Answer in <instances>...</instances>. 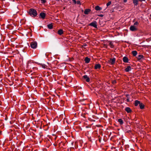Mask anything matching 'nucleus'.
<instances>
[{
	"label": "nucleus",
	"instance_id": "1",
	"mask_svg": "<svg viewBox=\"0 0 151 151\" xmlns=\"http://www.w3.org/2000/svg\"><path fill=\"white\" fill-rule=\"evenodd\" d=\"M29 14L32 17H35L37 15L36 11L33 9H31L29 10Z\"/></svg>",
	"mask_w": 151,
	"mask_h": 151
},
{
	"label": "nucleus",
	"instance_id": "2",
	"mask_svg": "<svg viewBox=\"0 0 151 151\" xmlns=\"http://www.w3.org/2000/svg\"><path fill=\"white\" fill-rule=\"evenodd\" d=\"M30 46L33 49H35L37 47V43L35 41L32 42L30 43Z\"/></svg>",
	"mask_w": 151,
	"mask_h": 151
},
{
	"label": "nucleus",
	"instance_id": "3",
	"mask_svg": "<svg viewBox=\"0 0 151 151\" xmlns=\"http://www.w3.org/2000/svg\"><path fill=\"white\" fill-rule=\"evenodd\" d=\"M33 63L31 61H28V62L27 65V67L28 68L31 69L32 68H34V67H33L32 65Z\"/></svg>",
	"mask_w": 151,
	"mask_h": 151
},
{
	"label": "nucleus",
	"instance_id": "4",
	"mask_svg": "<svg viewBox=\"0 0 151 151\" xmlns=\"http://www.w3.org/2000/svg\"><path fill=\"white\" fill-rule=\"evenodd\" d=\"M130 30L132 31H135L137 30V28L135 26H131L129 28Z\"/></svg>",
	"mask_w": 151,
	"mask_h": 151
},
{
	"label": "nucleus",
	"instance_id": "5",
	"mask_svg": "<svg viewBox=\"0 0 151 151\" xmlns=\"http://www.w3.org/2000/svg\"><path fill=\"white\" fill-rule=\"evenodd\" d=\"M89 25L93 26L95 28H97V23L96 21L92 22L89 24Z\"/></svg>",
	"mask_w": 151,
	"mask_h": 151
},
{
	"label": "nucleus",
	"instance_id": "6",
	"mask_svg": "<svg viewBox=\"0 0 151 151\" xmlns=\"http://www.w3.org/2000/svg\"><path fill=\"white\" fill-rule=\"evenodd\" d=\"M115 58H111L109 60V63L111 65H113L115 62Z\"/></svg>",
	"mask_w": 151,
	"mask_h": 151
},
{
	"label": "nucleus",
	"instance_id": "7",
	"mask_svg": "<svg viewBox=\"0 0 151 151\" xmlns=\"http://www.w3.org/2000/svg\"><path fill=\"white\" fill-rule=\"evenodd\" d=\"M83 78L85 79L86 81L87 82H89L90 81V78L88 77L87 75H85L83 76Z\"/></svg>",
	"mask_w": 151,
	"mask_h": 151
},
{
	"label": "nucleus",
	"instance_id": "8",
	"mask_svg": "<svg viewBox=\"0 0 151 151\" xmlns=\"http://www.w3.org/2000/svg\"><path fill=\"white\" fill-rule=\"evenodd\" d=\"M91 10L89 9H86L85 10L84 13L85 14H88L91 12Z\"/></svg>",
	"mask_w": 151,
	"mask_h": 151
},
{
	"label": "nucleus",
	"instance_id": "9",
	"mask_svg": "<svg viewBox=\"0 0 151 151\" xmlns=\"http://www.w3.org/2000/svg\"><path fill=\"white\" fill-rule=\"evenodd\" d=\"M101 67V65L100 64H96L94 66V68L95 69H100Z\"/></svg>",
	"mask_w": 151,
	"mask_h": 151
},
{
	"label": "nucleus",
	"instance_id": "10",
	"mask_svg": "<svg viewBox=\"0 0 151 151\" xmlns=\"http://www.w3.org/2000/svg\"><path fill=\"white\" fill-rule=\"evenodd\" d=\"M131 70V67L130 66H128L125 69V71L127 72L130 71Z\"/></svg>",
	"mask_w": 151,
	"mask_h": 151
},
{
	"label": "nucleus",
	"instance_id": "11",
	"mask_svg": "<svg viewBox=\"0 0 151 151\" xmlns=\"http://www.w3.org/2000/svg\"><path fill=\"white\" fill-rule=\"evenodd\" d=\"M125 110L128 113H131L132 111L129 107H126L125 109Z\"/></svg>",
	"mask_w": 151,
	"mask_h": 151
},
{
	"label": "nucleus",
	"instance_id": "12",
	"mask_svg": "<svg viewBox=\"0 0 151 151\" xmlns=\"http://www.w3.org/2000/svg\"><path fill=\"white\" fill-rule=\"evenodd\" d=\"M40 15L42 19H45L46 15L45 13H44L41 12L40 14Z\"/></svg>",
	"mask_w": 151,
	"mask_h": 151
},
{
	"label": "nucleus",
	"instance_id": "13",
	"mask_svg": "<svg viewBox=\"0 0 151 151\" xmlns=\"http://www.w3.org/2000/svg\"><path fill=\"white\" fill-rule=\"evenodd\" d=\"M140 103L141 102L140 101L137 100H136L134 102V105L135 106H137L139 104V105Z\"/></svg>",
	"mask_w": 151,
	"mask_h": 151
},
{
	"label": "nucleus",
	"instance_id": "14",
	"mask_svg": "<svg viewBox=\"0 0 151 151\" xmlns=\"http://www.w3.org/2000/svg\"><path fill=\"white\" fill-rule=\"evenodd\" d=\"M133 3L135 6H137L138 4L139 0H132Z\"/></svg>",
	"mask_w": 151,
	"mask_h": 151
},
{
	"label": "nucleus",
	"instance_id": "15",
	"mask_svg": "<svg viewBox=\"0 0 151 151\" xmlns=\"http://www.w3.org/2000/svg\"><path fill=\"white\" fill-rule=\"evenodd\" d=\"M58 33L59 35H61L63 33V31L62 29H59L58 30Z\"/></svg>",
	"mask_w": 151,
	"mask_h": 151
},
{
	"label": "nucleus",
	"instance_id": "16",
	"mask_svg": "<svg viewBox=\"0 0 151 151\" xmlns=\"http://www.w3.org/2000/svg\"><path fill=\"white\" fill-rule=\"evenodd\" d=\"M123 61L125 63H127L128 62V58L126 57H124L123 59Z\"/></svg>",
	"mask_w": 151,
	"mask_h": 151
},
{
	"label": "nucleus",
	"instance_id": "17",
	"mask_svg": "<svg viewBox=\"0 0 151 151\" xmlns=\"http://www.w3.org/2000/svg\"><path fill=\"white\" fill-rule=\"evenodd\" d=\"M109 45L111 48H113L114 47V45L112 42L109 41Z\"/></svg>",
	"mask_w": 151,
	"mask_h": 151
},
{
	"label": "nucleus",
	"instance_id": "18",
	"mask_svg": "<svg viewBox=\"0 0 151 151\" xmlns=\"http://www.w3.org/2000/svg\"><path fill=\"white\" fill-rule=\"evenodd\" d=\"M95 9L97 11L101 10L102 9V8L100 7L99 6H97L95 7Z\"/></svg>",
	"mask_w": 151,
	"mask_h": 151
},
{
	"label": "nucleus",
	"instance_id": "19",
	"mask_svg": "<svg viewBox=\"0 0 151 151\" xmlns=\"http://www.w3.org/2000/svg\"><path fill=\"white\" fill-rule=\"evenodd\" d=\"M139 108L141 109H144L145 107V105L142 103H140L139 105Z\"/></svg>",
	"mask_w": 151,
	"mask_h": 151
},
{
	"label": "nucleus",
	"instance_id": "20",
	"mask_svg": "<svg viewBox=\"0 0 151 151\" xmlns=\"http://www.w3.org/2000/svg\"><path fill=\"white\" fill-rule=\"evenodd\" d=\"M90 59L88 57H86L85 59V61L86 63H88L90 61Z\"/></svg>",
	"mask_w": 151,
	"mask_h": 151
},
{
	"label": "nucleus",
	"instance_id": "21",
	"mask_svg": "<svg viewBox=\"0 0 151 151\" xmlns=\"http://www.w3.org/2000/svg\"><path fill=\"white\" fill-rule=\"evenodd\" d=\"M143 57V56L142 55H139L137 56V59L138 60L141 59Z\"/></svg>",
	"mask_w": 151,
	"mask_h": 151
},
{
	"label": "nucleus",
	"instance_id": "22",
	"mask_svg": "<svg viewBox=\"0 0 151 151\" xmlns=\"http://www.w3.org/2000/svg\"><path fill=\"white\" fill-rule=\"evenodd\" d=\"M132 54L134 56H136L137 54V52L135 50L132 51Z\"/></svg>",
	"mask_w": 151,
	"mask_h": 151
},
{
	"label": "nucleus",
	"instance_id": "23",
	"mask_svg": "<svg viewBox=\"0 0 151 151\" xmlns=\"http://www.w3.org/2000/svg\"><path fill=\"white\" fill-rule=\"evenodd\" d=\"M118 122L121 125L123 123V120L121 119H118Z\"/></svg>",
	"mask_w": 151,
	"mask_h": 151
},
{
	"label": "nucleus",
	"instance_id": "24",
	"mask_svg": "<svg viewBox=\"0 0 151 151\" xmlns=\"http://www.w3.org/2000/svg\"><path fill=\"white\" fill-rule=\"evenodd\" d=\"M48 27L50 29H52V24H49L47 25Z\"/></svg>",
	"mask_w": 151,
	"mask_h": 151
},
{
	"label": "nucleus",
	"instance_id": "25",
	"mask_svg": "<svg viewBox=\"0 0 151 151\" xmlns=\"http://www.w3.org/2000/svg\"><path fill=\"white\" fill-rule=\"evenodd\" d=\"M41 66L43 68H45L47 67V66L44 64H42Z\"/></svg>",
	"mask_w": 151,
	"mask_h": 151
},
{
	"label": "nucleus",
	"instance_id": "26",
	"mask_svg": "<svg viewBox=\"0 0 151 151\" xmlns=\"http://www.w3.org/2000/svg\"><path fill=\"white\" fill-rule=\"evenodd\" d=\"M111 1H109L106 4L107 6H109L111 4Z\"/></svg>",
	"mask_w": 151,
	"mask_h": 151
},
{
	"label": "nucleus",
	"instance_id": "27",
	"mask_svg": "<svg viewBox=\"0 0 151 151\" xmlns=\"http://www.w3.org/2000/svg\"><path fill=\"white\" fill-rule=\"evenodd\" d=\"M40 0L41 1L42 3V4H44V3H45L46 1V0Z\"/></svg>",
	"mask_w": 151,
	"mask_h": 151
},
{
	"label": "nucleus",
	"instance_id": "28",
	"mask_svg": "<svg viewBox=\"0 0 151 151\" xmlns=\"http://www.w3.org/2000/svg\"><path fill=\"white\" fill-rule=\"evenodd\" d=\"M138 24V23L137 22H136L134 24V26H135V25H137Z\"/></svg>",
	"mask_w": 151,
	"mask_h": 151
},
{
	"label": "nucleus",
	"instance_id": "29",
	"mask_svg": "<svg viewBox=\"0 0 151 151\" xmlns=\"http://www.w3.org/2000/svg\"><path fill=\"white\" fill-rule=\"evenodd\" d=\"M76 3H77L78 4H81V2H80V1H78L77 2H76Z\"/></svg>",
	"mask_w": 151,
	"mask_h": 151
},
{
	"label": "nucleus",
	"instance_id": "30",
	"mask_svg": "<svg viewBox=\"0 0 151 151\" xmlns=\"http://www.w3.org/2000/svg\"><path fill=\"white\" fill-rule=\"evenodd\" d=\"M73 1L74 3L76 4V0H73Z\"/></svg>",
	"mask_w": 151,
	"mask_h": 151
},
{
	"label": "nucleus",
	"instance_id": "31",
	"mask_svg": "<svg viewBox=\"0 0 151 151\" xmlns=\"http://www.w3.org/2000/svg\"><path fill=\"white\" fill-rule=\"evenodd\" d=\"M127 0H124V3H126L127 2Z\"/></svg>",
	"mask_w": 151,
	"mask_h": 151
},
{
	"label": "nucleus",
	"instance_id": "32",
	"mask_svg": "<svg viewBox=\"0 0 151 151\" xmlns=\"http://www.w3.org/2000/svg\"><path fill=\"white\" fill-rule=\"evenodd\" d=\"M99 16L101 17H103V15H99Z\"/></svg>",
	"mask_w": 151,
	"mask_h": 151
},
{
	"label": "nucleus",
	"instance_id": "33",
	"mask_svg": "<svg viewBox=\"0 0 151 151\" xmlns=\"http://www.w3.org/2000/svg\"><path fill=\"white\" fill-rule=\"evenodd\" d=\"M139 1H145V0H139Z\"/></svg>",
	"mask_w": 151,
	"mask_h": 151
}]
</instances>
